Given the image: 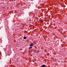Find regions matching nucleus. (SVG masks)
<instances>
[{"mask_svg": "<svg viewBox=\"0 0 67 67\" xmlns=\"http://www.w3.org/2000/svg\"><path fill=\"white\" fill-rule=\"evenodd\" d=\"M34 46V44H33V43H31L30 44V46Z\"/></svg>", "mask_w": 67, "mask_h": 67, "instance_id": "nucleus-1", "label": "nucleus"}, {"mask_svg": "<svg viewBox=\"0 0 67 67\" xmlns=\"http://www.w3.org/2000/svg\"><path fill=\"white\" fill-rule=\"evenodd\" d=\"M45 67V65H43L41 66V67Z\"/></svg>", "mask_w": 67, "mask_h": 67, "instance_id": "nucleus-2", "label": "nucleus"}, {"mask_svg": "<svg viewBox=\"0 0 67 67\" xmlns=\"http://www.w3.org/2000/svg\"><path fill=\"white\" fill-rule=\"evenodd\" d=\"M37 53H39V51L37 50L36 51Z\"/></svg>", "mask_w": 67, "mask_h": 67, "instance_id": "nucleus-3", "label": "nucleus"}, {"mask_svg": "<svg viewBox=\"0 0 67 67\" xmlns=\"http://www.w3.org/2000/svg\"><path fill=\"white\" fill-rule=\"evenodd\" d=\"M24 39H26V37H24L23 38Z\"/></svg>", "mask_w": 67, "mask_h": 67, "instance_id": "nucleus-4", "label": "nucleus"}, {"mask_svg": "<svg viewBox=\"0 0 67 67\" xmlns=\"http://www.w3.org/2000/svg\"><path fill=\"white\" fill-rule=\"evenodd\" d=\"M32 47H29V49H32Z\"/></svg>", "mask_w": 67, "mask_h": 67, "instance_id": "nucleus-5", "label": "nucleus"}, {"mask_svg": "<svg viewBox=\"0 0 67 67\" xmlns=\"http://www.w3.org/2000/svg\"><path fill=\"white\" fill-rule=\"evenodd\" d=\"M43 22V21L42 20H41V23H42V22Z\"/></svg>", "mask_w": 67, "mask_h": 67, "instance_id": "nucleus-6", "label": "nucleus"}, {"mask_svg": "<svg viewBox=\"0 0 67 67\" xmlns=\"http://www.w3.org/2000/svg\"><path fill=\"white\" fill-rule=\"evenodd\" d=\"M14 1H15V0H14Z\"/></svg>", "mask_w": 67, "mask_h": 67, "instance_id": "nucleus-7", "label": "nucleus"}]
</instances>
